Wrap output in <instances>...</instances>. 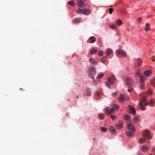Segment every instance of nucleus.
<instances>
[{
    "instance_id": "obj_1",
    "label": "nucleus",
    "mask_w": 155,
    "mask_h": 155,
    "mask_svg": "<svg viewBox=\"0 0 155 155\" xmlns=\"http://www.w3.org/2000/svg\"><path fill=\"white\" fill-rule=\"evenodd\" d=\"M146 96H143L141 99V100L139 103L140 107L141 110H144L146 109V108L143 106L144 104V105L147 106L148 104L150 106H152L155 104V100L154 99H151L150 100V103H149L148 102H146Z\"/></svg>"
},
{
    "instance_id": "obj_2",
    "label": "nucleus",
    "mask_w": 155,
    "mask_h": 155,
    "mask_svg": "<svg viewBox=\"0 0 155 155\" xmlns=\"http://www.w3.org/2000/svg\"><path fill=\"white\" fill-rule=\"evenodd\" d=\"M143 137L140 138L139 140L140 143H143L145 141L146 139L148 140L151 138V136L150 133L148 130H144L142 133Z\"/></svg>"
},
{
    "instance_id": "obj_3",
    "label": "nucleus",
    "mask_w": 155,
    "mask_h": 155,
    "mask_svg": "<svg viewBox=\"0 0 155 155\" xmlns=\"http://www.w3.org/2000/svg\"><path fill=\"white\" fill-rule=\"evenodd\" d=\"M95 74V68L94 67L91 66L88 70V75L93 77Z\"/></svg>"
},
{
    "instance_id": "obj_4",
    "label": "nucleus",
    "mask_w": 155,
    "mask_h": 155,
    "mask_svg": "<svg viewBox=\"0 0 155 155\" xmlns=\"http://www.w3.org/2000/svg\"><path fill=\"white\" fill-rule=\"evenodd\" d=\"M132 122L131 120L128 121L127 122V125L128 129L133 131H134L135 129L134 126L132 124Z\"/></svg>"
},
{
    "instance_id": "obj_5",
    "label": "nucleus",
    "mask_w": 155,
    "mask_h": 155,
    "mask_svg": "<svg viewBox=\"0 0 155 155\" xmlns=\"http://www.w3.org/2000/svg\"><path fill=\"white\" fill-rule=\"evenodd\" d=\"M117 55L118 57H122L126 56V54L125 52L120 50H117L116 51Z\"/></svg>"
},
{
    "instance_id": "obj_6",
    "label": "nucleus",
    "mask_w": 155,
    "mask_h": 155,
    "mask_svg": "<svg viewBox=\"0 0 155 155\" xmlns=\"http://www.w3.org/2000/svg\"><path fill=\"white\" fill-rule=\"evenodd\" d=\"M114 110L113 108H112L110 110V107H107L105 109V112L106 114H110L113 113Z\"/></svg>"
},
{
    "instance_id": "obj_7",
    "label": "nucleus",
    "mask_w": 155,
    "mask_h": 155,
    "mask_svg": "<svg viewBox=\"0 0 155 155\" xmlns=\"http://www.w3.org/2000/svg\"><path fill=\"white\" fill-rule=\"evenodd\" d=\"M128 108L130 111V113L133 114H135L136 113L135 109L131 105H129Z\"/></svg>"
},
{
    "instance_id": "obj_8",
    "label": "nucleus",
    "mask_w": 155,
    "mask_h": 155,
    "mask_svg": "<svg viewBox=\"0 0 155 155\" xmlns=\"http://www.w3.org/2000/svg\"><path fill=\"white\" fill-rule=\"evenodd\" d=\"M116 80V78L114 76H112L111 78H109L108 79V82L111 84H113L114 81Z\"/></svg>"
},
{
    "instance_id": "obj_9",
    "label": "nucleus",
    "mask_w": 155,
    "mask_h": 155,
    "mask_svg": "<svg viewBox=\"0 0 155 155\" xmlns=\"http://www.w3.org/2000/svg\"><path fill=\"white\" fill-rule=\"evenodd\" d=\"M110 132L113 134H114L116 132V130L115 128L113 126H111L110 127Z\"/></svg>"
},
{
    "instance_id": "obj_10",
    "label": "nucleus",
    "mask_w": 155,
    "mask_h": 155,
    "mask_svg": "<svg viewBox=\"0 0 155 155\" xmlns=\"http://www.w3.org/2000/svg\"><path fill=\"white\" fill-rule=\"evenodd\" d=\"M78 6L80 7H83L85 5V3L82 1H79L77 3Z\"/></svg>"
},
{
    "instance_id": "obj_11",
    "label": "nucleus",
    "mask_w": 155,
    "mask_h": 155,
    "mask_svg": "<svg viewBox=\"0 0 155 155\" xmlns=\"http://www.w3.org/2000/svg\"><path fill=\"white\" fill-rule=\"evenodd\" d=\"M123 122L122 121H120L116 125L117 127L119 129L122 128L123 127Z\"/></svg>"
},
{
    "instance_id": "obj_12",
    "label": "nucleus",
    "mask_w": 155,
    "mask_h": 155,
    "mask_svg": "<svg viewBox=\"0 0 155 155\" xmlns=\"http://www.w3.org/2000/svg\"><path fill=\"white\" fill-rule=\"evenodd\" d=\"M152 72L151 70H149L145 71L144 72V74L147 76H150L152 73Z\"/></svg>"
},
{
    "instance_id": "obj_13",
    "label": "nucleus",
    "mask_w": 155,
    "mask_h": 155,
    "mask_svg": "<svg viewBox=\"0 0 155 155\" xmlns=\"http://www.w3.org/2000/svg\"><path fill=\"white\" fill-rule=\"evenodd\" d=\"M89 62L91 63L94 65H96L97 64V61L92 58L89 59Z\"/></svg>"
},
{
    "instance_id": "obj_14",
    "label": "nucleus",
    "mask_w": 155,
    "mask_h": 155,
    "mask_svg": "<svg viewBox=\"0 0 155 155\" xmlns=\"http://www.w3.org/2000/svg\"><path fill=\"white\" fill-rule=\"evenodd\" d=\"M125 98L124 96L122 94H121L119 99V101L120 102H122L125 101Z\"/></svg>"
},
{
    "instance_id": "obj_15",
    "label": "nucleus",
    "mask_w": 155,
    "mask_h": 155,
    "mask_svg": "<svg viewBox=\"0 0 155 155\" xmlns=\"http://www.w3.org/2000/svg\"><path fill=\"white\" fill-rule=\"evenodd\" d=\"M132 81L130 78H127L126 80V83L127 85L130 86L131 84Z\"/></svg>"
},
{
    "instance_id": "obj_16",
    "label": "nucleus",
    "mask_w": 155,
    "mask_h": 155,
    "mask_svg": "<svg viewBox=\"0 0 155 155\" xmlns=\"http://www.w3.org/2000/svg\"><path fill=\"white\" fill-rule=\"evenodd\" d=\"M146 77L143 75L140 74V80L141 83L144 82Z\"/></svg>"
},
{
    "instance_id": "obj_17",
    "label": "nucleus",
    "mask_w": 155,
    "mask_h": 155,
    "mask_svg": "<svg viewBox=\"0 0 155 155\" xmlns=\"http://www.w3.org/2000/svg\"><path fill=\"white\" fill-rule=\"evenodd\" d=\"M89 42L91 43H93L95 42L96 39L94 36L91 37L89 39Z\"/></svg>"
},
{
    "instance_id": "obj_18",
    "label": "nucleus",
    "mask_w": 155,
    "mask_h": 155,
    "mask_svg": "<svg viewBox=\"0 0 155 155\" xmlns=\"http://www.w3.org/2000/svg\"><path fill=\"white\" fill-rule=\"evenodd\" d=\"M84 10H85L84 11V14L85 15H89L91 12V11L88 9L87 10L86 8H84Z\"/></svg>"
},
{
    "instance_id": "obj_19",
    "label": "nucleus",
    "mask_w": 155,
    "mask_h": 155,
    "mask_svg": "<svg viewBox=\"0 0 155 155\" xmlns=\"http://www.w3.org/2000/svg\"><path fill=\"white\" fill-rule=\"evenodd\" d=\"M115 23L117 25H120L122 24V21L120 19H118L115 21Z\"/></svg>"
},
{
    "instance_id": "obj_20",
    "label": "nucleus",
    "mask_w": 155,
    "mask_h": 155,
    "mask_svg": "<svg viewBox=\"0 0 155 155\" xmlns=\"http://www.w3.org/2000/svg\"><path fill=\"white\" fill-rule=\"evenodd\" d=\"M97 51V50L94 48H92L89 52V54H93L96 53Z\"/></svg>"
},
{
    "instance_id": "obj_21",
    "label": "nucleus",
    "mask_w": 155,
    "mask_h": 155,
    "mask_svg": "<svg viewBox=\"0 0 155 155\" xmlns=\"http://www.w3.org/2000/svg\"><path fill=\"white\" fill-rule=\"evenodd\" d=\"M113 52V51L110 48L108 49L106 52L107 55L108 56L110 54H112Z\"/></svg>"
},
{
    "instance_id": "obj_22",
    "label": "nucleus",
    "mask_w": 155,
    "mask_h": 155,
    "mask_svg": "<svg viewBox=\"0 0 155 155\" xmlns=\"http://www.w3.org/2000/svg\"><path fill=\"white\" fill-rule=\"evenodd\" d=\"M84 9L78 8L77 10V12L79 14H84V11L85 10Z\"/></svg>"
},
{
    "instance_id": "obj_23",
    "label": "nucleus",
    "mask_w": 155,
    "mask_h": 155,
    "mask_svg": "<svg viewBox=\"0 0 155 155\" xmlns=\"http://www.w3.org/2000/svg\"><path fill=\"white\" fill-rule=\"evenodd\" d=\"M126 134L129 137L133 136L134 135L133 133L130 131L127 132L126 133Z\"/></svg>"
},
{
    "instance_id": "obj_24",
    "label": "nucleus",
    "mask_w": 155,
    "mask_h": 155,
    "mask_svg": "<svg viewBox=\"0 0 155 155\" xmlns=\"http://www.w3.org/2000/svg\"><path fill=\"white\" fill-rule=\"evenodd\" d=\"M134 120L135 123H138L139 122V117L137 116H136L134 118Z\"/></svg>"
},
{
    "instance_id": "obj_25",
    "label": "nucleus",
    "mask_w": 155,
    "mask_h": 155,
    "mask_svg": "<svg viewBox=\"0 0 155 155\" xmlns=\"http://www.w3.org/2000/svg\"><path fill=\"white\" fill-rule=\"evenodd\" d=\"M104 76V74L103 73H100L98 74L97 77V79H99L102 78Z\"/></svg>"
},
{
    "instance_id": "obj_26",
    "label": "nucleus",
    "mask_w": 155,
    "mask_h": 155,
    "mask_svg": "<svg viewBox=\"0 0 155 155\" xmlns=\"http://www.w3.org/2000/svg\"><path fill=\"white\" fill-rule=\"evenodd\" d=\"M81 19L80 18H74L73 20V21L75 23H78L80 22Z\"/></svg>"
},
{
    "instance_id": "obj_27",
    "label": "nucleus",
    "mask_w": 155,
    "mask_h": 155,
    "mask_svg": "<svg viewBox=\"0 0 155 155\" xmlns=\"http://www.w3.org/2000/svg\"><path fill=\"white\" fill-rule=\"evenodd\" d=\"M147 146H143L141 148V150L145 152L147 151Z\"/></svg>"
},
{
    "instance_id": "obj_28",
    "label": "nucleus",
    "mask_w": 155,
    "mask_h": 155,
    "mask_svg": "<svg viewBox=\"0 0 155 155\" xmlns=\"http://www.w3.org/2000/svg\"><path fill=\"white\" fill-rule=\"evenodd\" d=\"M98 115L99 116V118L101 119H103L105 117L104 115L103 114H98Z\"/></svg>"
},
{
    "instance_id": "obj_29",
    "label": "nucleus",
    "mask_w": 155,
    "mask_h": 155,
    "mask_svg": "<svg viewBox=\"0 0 155 155\" xmlns=\"http://www.w3.org/2000/svg\"><path fill=\"white\" fill-rule=\"evenodd\" d=\"M137 65L139 66H140L141 65V63L142 62L141 59H137Z\"/></svg>"
},
{
    "instance_id": "obj_30",
    "label": "nucleus",
    "mask_w": 155,
    "mask_h": 155,
    "mask_svg": "<svg viewBox=\"0 0 155 155\" xmlns=\"http://www.w3.org/2000/svg\"><path fill=\"white\" fill-rule=\"evenodd\" d=\"M113 107L115 108L116 110H117L119 108V106L118 105L116 104H114L113 105Z\"/></svg>"
},
{
    "instance_id": "obj_31",
    "label": "nucleus",
    "mask_w": 155,
    "mask_h": 155,
    "mask_svg": "<svg viewBox=\"0 0 155 155\" xmlns=\"http://www.w3.org/2000/svg\"><path fill=\"white\" fill-rule=\"evenodd\" d=\"M101 93L100 92H96V98L97 99H99L100 98V96L101 95Z\"/></svg>"
},
{
    "instance_id": "obj_32",
    "label": "nucleus",
    "mask_w": 155,
    "mask_h": 155,
    "mask_svg": "<svg viewBox=\"0 0 155 155\" xmlns=\"http://www.w3.org/2000/svg\"><path fill=\"white\" fill-rule=\"evenodd\" d=\"M150 29V26L148 23H147L146 24V27L145 28V30L147 31Z\"/></svg>"
},
{
    "instance_id": "obj_33",
    "label": "nucleus",
    "mask_w": 155,
    "mask_h": 155,
    "mask_svg": "<svg viewBox=\"0 0 155 155\" xmlns=\"http://www.w3.org/2000/svg\"><path fill=\"white\" fill-rule=\"evenodd\" d=\"M124 119L126 120H128L129 121L130 119V116L128 114H126L124 116Z\"/></svg>"
},
{
    "instance_id": "obj_34",
    "label": "nucleus",
    "mask_w": 155,
    "mask_h": 155,
    "mask_svg": "<svg viewBox=\"0 0 155 155\" xmlns=\"http://www.w3.org/2000/svg\"><path fill=\"white\" fill-rule=\"evenodd\" d=\"M109 26L110 28L112 29H115L116 28V26L114 24L110 25Z\"/></svg>"
},
{
    "instance_id": "obj_35",
    "label": "nucleus",
    "mask_w": 155,
    "mask_h": 155,
    "mask_svg": "<svg viewBox=\"0 0 155 155\" xmlns=\"http://www.w3.org/2000/svg\"><path fill=\"white\" fill-rule=\"evenodd\" d=\"M151 83L152 86L155 87V79L152 80Z\"/></svg>"
},
{
    "instance_id": "obj_36",
    "label": "nucleus",
    "mask_w": 155,
    "mask_h": 155,
    "mask_svg": "<svg viewBox=\"0 0 155 155\" xmlns=\"http://www.w3.org/2000/svg\"><path fill=\"white\" fill-rule=\"evenodd\" d=\"M68 4L69 5H71L73 6L74 5V2L73 1H70L68 2Z\"/></svg>"
},
{
    "instance_id": "obj_37",
    "label": "nucleus",
    "mask_w": 155,
    "mask_h": 155,
    "mask_svg": "<svg viewBox=\"0 0 155 155\" xmlns=\"http://www.w3.org/2000/svg\"><path fill=\"white\" fill-rule=\"evenodd\" d=\"M101 130L102 132H105L107 130V128H105V127H101Z\"/></svg>"
},
{
    "instance_id": "obj_38",
    "label": "nucleus",
    "mask_w": 155,
    "mask_h": 155,
    "mask_svg": "<svg viewBox=\"0 0 155 155\" xmlns=\"http://www.w3.org/2000/svg\"><path fill=\"white\" fill-rule=\"evenodd\" d=\"M107 59V58L106 57H104L102 58L101 59V61L103 63H104L105 61Z\"/></svg>"
},
{
    "instance_id": "obj_39",
    "label": "nucleus",
    "mask_w": 155,
    "mask_h": 155,
    "mask_svg": "<svg viewBox=\"0 0 155 155\" xmlns=\"http://www.w3.org/2000/svg\"><path fill=\"white\" fill-rule=\"evenodd\" d=\"M140 87L142 89H143L145 88L144 82L141 83V84H140Z\"/></svg>"
},
{
    "instance_id": "obj_40",
    "label": "nucleus",
    "mask_w": 155,
    "mask_h": 155,
    "mask_svg": "<svg viewBox=\"0 0 155 155\" xmlns=\"http://www.w3.org/2000/svg\"><path fill=\"white\" fill-rule=\"evenodd\" d=\"M103 54V52L102 51H99L98 55L102 56Z\"/></svg>"
},
{
    "instance_id": "obj_41",
    "label": "nucleus",
    "mask_w": 155,
    "mask_h": 155,
    "mask_svg": "<svg viewBox=\"0 0 155 155\" xmlns=\"http://www.w3.org/2000/svg\"><path fill=\"white\" fill-rule=\"evenodd\" d=\"M110 117L111 118H112V120H114L116 118V116L115 115H110Z\"/></svg>"
},
{
    "instance_id": "obj_42",
    "label": "nucleus",
    "mask_w": 155,
    "mask_h": 155,
    "mask_svg": "<svg viewBox=\"0 0 155 155\" xmlns=\"http://www.w3.org/2000/svg\"><path fill=\"white\" fill-rule=\"evenodd\" d=\"M133 90V88H131V87H130L127 90V91L128 92H130L132 91Z\"/></svg>"
},
{
    "instance_id": "obj_43",
    "label": "nucleus",
    "mask_w": 155,
    "mask_h": 155,
    "mask_svg": "<svg viewBox=\"0 0 155 155\" xmlns=\"http://www.w3.org/2000/svg\"><path fill=\"white\" fill-rule=\"evenodd\" d=\"M105 84L106 86L109 88H110V86L107 82H105Z\"/></svg>"
},
{
    "instance_id": "obj_44",
    "label": "nucleus",
    "mask_w": 155,
    "mask_h": 155,
    "mask_svg": "<svg viewBox=\"0 0 155 155\" xmlns=\"http://www.w3.org/2000/svg\"><path fill=\"white\" fill-rule=\"evenodd\" d=\"M109 13L110 14H111L112 12L113 11V9L111 8H110L109 9Z\"/></svg>"
},
{
    "instance_id": "obj_45",
    "label": "nucleus",
    "mask_w": 155,
    "mask_h": 155,
    "mask_svg": "<svg viewBox=\"0 0 155 155\" xmlns=\"http://www.w3.org/2000/svg\"><path fill=\"white\" fill-rule=\"evenodd\" d=\"M121 12H122V13L123 14H126L127 13V11L125 9H123L122 10Z\"/></svg>"
},
{
    "instance_id": "obj_46",
    "label": "nucleus",
    "mask_w": 155,
    "mask_h": 155,
    "mask_svg": "<svg viewBox=\"0 0 155 155\" xmlns=\"http://www.w3.org/2000/svg\"><path fill=\"white\" fill-rule=\"evenodd\" d=\"M116 93H117V92H115V93H112V96L114 97H115L116 96Z\"/></svg>"
},
{
    "instance_id": "obj_47",
    "label": "nucleus",
    "mask_w": 155,
    "mask_h": 155,
    "mask_svg": "<svg viewBox=\"0 0 155 155\" xmlns=\"http://www.w3.org/2000/svg\"><path fill=\"white\" fill-rule=\"evenodd\" d=\"M90 91L89 90H87V94L88 95H90Z\"/></svg>"
},
{
    "instance_id": "obj_48",
    "label": "nucleus",
    "mask_w": 155,
    "mask_h": 155,
    "mask_svg": "<svg viewBox=\"0 0 155 155\" xmlns=\"http://www.w3.org/2000/svg\"><path fill=\"white\" fill-rule=\"evenodd\" d=\"M136 74L137 75H139L140 74V71H136Z\"/></svg>"
},
{
    "instance_id": "obj_49",
    "label": "nucleus",
    "mask_w": 155,
    "mask_h": 155,
    "mask_svg": "<svg viewBox=\"0 0 155 155\" xmlns=\"http://www.w3.org/2000/svg\"><path fill=\"white\" fill-rule=\"evenodd\" d=\"M98 42L100 44H101V39H98Z\"/></svg>"
},
{
    "instance_id": "obj_50",
    "label": "nucleus",
    "mask_w": 155,
    "mask_h": 155,
    "mask_svg": "<svg viewBox=\"0 0 155 155\" xmlns=\"http://www.w3.org/2000/svg\"><path fill=\"white\" fill-rule=\"evenodd\" d=\"M147 93L149 94H151L152 93V92L151 90H149L147 91Z\"/></svg>"
},
{
    "instance_id": "obj_51",
    "label": "nucleus",
    "mask_w": 155,
    "mask_h": 155,
    "mask_svg": "<svg viewBox=\"0 0 155 155\" xmlns=\"http://www.w3.org/2000/svg\"><path fill=\"white\" fill-rule=\"evenodd\" d=\"M94 82L95 83V84H97V82L96 80L94 81Z\"/></svg>"
},
{
    "instance_id": "obj_52",
    "label": "nucleus",
    "mask_w": 155,
    "mask_h": 155,
    "mask_svg": "<svg viewBox=\"0 0 155 155\" xmlns=\"http://www.w3.org/2000/svg\"><path fill=\"white\" fill-rule=\"evenodd\" d=\"M20 89L22 91H24V90L23 88H20Z\"/></svg>"
},
{
    "instance_id": "obj_53",
    "label": "nucleus",
    "mask_w": 155,
    "mask_h": 155,
    "mask_svg": "<svg viewBox=\"0 0 155 155\" xmlns=\"http://www.w3.org/2000/svg\"><path fill=\"white\" fill-rule=\"evenodd\" d=\"M152 61H155V60H154V59H153V60H152Z\"/></svg>"
},
{
    "instance_id": "obj_54",
    "label": "nucleus",
    "mask_w": 155,
    "mask_h": 155,
    "mask_svg": "<svg viewBox=\"0 0 155 155\" xmlns=\"http://www.w3.org/2000/svg\"><path fill=\"white\" fill-rule=\"evenodd\" d=\"M78 96H77V99H78Z\"/></svg>"
},
{
    "instance_id": "obj_55",
    "label": "nucleus",
    "mask_w": 155,
    "mask_h": 155,
    "mask_svg": "<svg viewBox=\"0 0 155 155\" xmlns=\"http://www.w3.org/2000/svg\"><path fill=\"white\" fill-rule=\"evenodd\" d=\"M94 78H92V79H94Z\"/></svg>"
}]
</instances>
